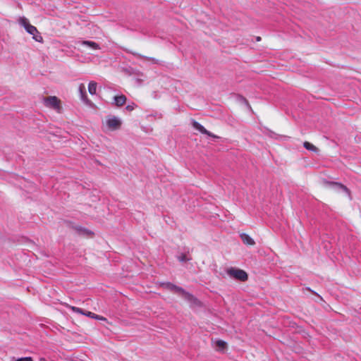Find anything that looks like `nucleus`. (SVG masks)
<instances>
[{
  "label": "nucleus",
  "instance_id": "obj_1",
  "mask_svg": "<svg viewBox=\"0 0 361 361\" xmlns=\"http://www.w3.org/2000/svg\"><path fill=\"white\" fill-rule=\"evenodd\" d=\"M19 23L21 25H23L25 27V29L29 34L33 35V39L35 41L39 42H42L43 41V38L40 35H36L39 33L37 29L35 26L30 24L28 20L26 18H20Z\"/></svg>",
  "mask_w": 361,
  "mask_h": 361
},
{
  "label": "nucleus",
  "instance_id": "obj_2",
  "mask_svg": "<svg viewBox=\"0 0 361 361\" xmlns=\"http://www.w3.org/2000/svg\"><path fill=\"white\" fill-rule=\"evenodd\" d=\"M45 106L53 109L57 112H60L61 109V100L56 96H49L43 99Z\"/></svg>",
  "mask_w": 361,
  "mask_h": 361
},
{
  "label": "nucleus",
  "instance_id": "obj_3",
  "mask_svg": "<svg viewBox=\"0 0 361 361\" xmlns=\"http://www.w3.org/2000/svg\"><path fill=\"white\" fill-rule=\"evenodd\" d=\"M228 275L233 279L245 281L247 279V274L245 271L241 269L235 268H230L227 270Z\"/></svg>",
  "mask_w": 361,
  "mask_h": 361
},
{
  "label": "nucleus",
  "instance_id": "obj_4",
  "mask_svg": "<svg viewBox=\"0 0 361 361\" xmlns=\"http://www.w3.org/2000/svg\"><path fill=\"white\" fill-rule=\"evenodd\" d=\"M106 123L111 130H118L121 126V121L116 116H108L106 119Z\"/></svg>",
  "mask_w": 361,
  "mask_h": 361
},
{
  "label": "nucleus",
  "instance_id": "obj_5",
  "mask_svg": "<svg viewBox=\"0 0 361 361\" xmlns=\"http://www.w3.org/2000/svg\"><path fill=\"white\" fill-rule=\"evenodd\" d=\"M69 308L71 309L75 312L84 314L90 318H93V319H98V320H103V321L106 320V319L104 317H103L102 316H99V315L96 314L91 312H88V311L85 312L79 307H76L74 306H70Z\"/></svg>",
  "mask_w": 361,
  "mask_h": 361
},
{
  "label": "nucleus",
  "instance_id": "obj_6",
  "mask_svg": "<svg viewBox=\"0 0 361 361\" xmlns=\"http://www.w3.org/2000/svg\"><path fill=\"white\" fill-rule=\"evenodd\" d=\"M192 126L194 127V128H195L196 130H197L202 134L207 135L214 138H219L218 136L212 134V133H210L209 131L206 130L203 126H202L200 123H199L198 122H197L195 121H194L192 122Z\"/></svg>",
  "mask_w": 361,
  "mask_h": 361
},
{
  "label": "nucleus",
  "instance_id": "obj_7",
  "mask_svg": "<svg viewBox=\"0 0 361 361\" xmlns=\"http://www.w3.org/2000/svg\"><path fill=\"white\" fill-rule=\"evenodd\" d=\"M178 293L181 294V296L183 299L185 300L194 304V305H198L199 301L191 294L189 293L185 292L183 288L182 290H180Z\"/></svg>",
  "mask_w": 361,
  "mask_h": 361
},
{
  "label": "nucleus",
  "instance_id": "obj_8",
  "mask_svg": "<svg viewBox=\"0 0 361 361\" xmlns=\"http://www.w3.org/2000/svg\"><path fill=\"white\" fill-rule=\"evenodd\" d=\"M127 98L124 94H121L114 97V104L116 106H122L126 102Z\"/></svg>",
  "mask_w": 361,
  "mask_h": 361
},
{
  "label": "nucleus",
  "instance_id": "obj_9",
  "mask_svg": "<svg viewBox=\"0 0 361 361\" xmlns=\"http://www.w3.org/2000/svg\"><path fill=\"white\" fill-rule=\"evenodd\" d=\"M240 238L243 242L247 245H254L255 244V240L246 233H242Z\"/></svg>",
  "mask_w": 361,
  "mask_h": 361
},
{
  "label": "nucleus",
  "instance_id": "obj_10",
  "mask_svg": "<svg viewBox=\"0 0 361 361\" xmlns=\"http://www.w3.org/2000/svg\"><path fill=\"white\" fill-rule=\"evenodd\" d=\"M304 147L311 152H314L316 154L319 155V149L316 146H314L313 144L305 141L303 144Z\"/></svg>",
  "mask_w": 361,
  "mask_h": 361
},
{
  "label": "nucleus",
  "instance_id": "obj_11",
  "mask_svg": "<svg viewBox=\"0 0 361 361\" xmlns=\"http://www.w3.org/2000/svg\"><path fill=\"white\" fill-rule=\"evenodd\" d=\"M78 90L80 92L81 99L84 102H88V98H87V94H86L85 86V85L83 83H80L79 85Z\"/></svg>",
  "mask_w": 361,
  "mask_h": 361
},
{
  "label": "nucleus",
  "instance_id": "obj_12",
  "mask_svg": "<svg viewBox=\"0 0 361 361\" xmlns=\"http://www.w3.org/2000/svg\"><path fill=\"white\" fill-rule=\"evenodd\" d=\"M214 346L219 351H223L226 348V343L221 340H217L214 341Z\"/></svg>",
  "mask_w": 361,
  "mask_h": 361
},
{
  "label": "nucleus",
  "instance_id": "obj_13",
  "mask_svg": "<svg viewBox=\"0 0 361 361\" xmlns=\"http://www.w3.org/2000/svg\"><path fill=\"white\" fill-rule=\"evenodd\" d=\"M325 185L334 187L336 189H342L343 190L345 191L347 193H349L348 189L345 186H344L340 183H333V182L332 183L326 182Z\"/></svg>",
  "mask_w": 361,
  "mask_h": 361
},
{
  "label": "nucleus",
  "instance_id": "obj_14",
  "mask_svg": "<svg viewBox=\"0 0 361 361\" xmlns=\"http://www.w3.org/2000/svg\"><path fill=\"white\" fill-rule=\"evenodd\" d=\"M82 44L88 46L94 50H98L100 49L99 45L97 43L92 41L84 40L82 42Z\"/></svg>",
  "mask_w": 361,
  "mask_h": 361
},
{
  "label": "nucleus",
  "instance_id": "obj_15",
  "mask_svg": "<svg viewBox=\"0 0 361 361\" xmlns=\"http://www.w3.org/2000/svg\"><path fill=\"white\" fill-rule=\"evenodd\" d=\"M163 286H164L167 289L174 290L175 292L177 293H178L180 290H182V288L178 287L171 283H163Z\"/></svg>",
  "mask_w": 361,
  "mask_h": 361
},
{
  "label": "nucleus",
  "instance_id": "obj_16",
  "mask_svg": "<svg viewBox=\"0 0 361 361\" xmlns=\"http://www.w3.org/2000/svg\"><path fill=\"white\" fill-rule=\"evenodd\" d=\"M88 91L90 94H94L97 91V82L94 81H91L88 85Z\"/></svg>",
  "mask_w": 361,
  "mask_h": 361
},
{
  "label": "nucleus",
  "instance_id": "obj_17",
  "mask_svg": "<svg viewBox=\"0 0 361 361\" xmlns=\"http://www.w3.org/2000/svg\"><path fill=\"white\" fill-rule=\"evenodd\" d=\"M178 259L180 262H188L191 259L190 257H189L186 254H180L178 256Z\"/></svg>",
  "mask_w": 361,
  "mask_h": 361
},
{
  "label": "nucleus",
  "instance_id": "obj_18",
  "mask_svg": "<svg viewBox=\"0 0 361 361\" xmlns=\"http://www.w3.org/2000/svg\"><path fill=\"white\" fill-rule=\"evenodd\" d=\"M11 361H33V360L30 357H20V358L12 357Z\"/></svg>",
  "mask_w": 361,
  "mask_h": 361
},
{
  "label": "nucleus",
  "instance_id": "obj_19",
  "mask_svg": "<svg viewBox=\"0 0 361 361\" xmlns=\"http://www.w3.org/2000/svg\"><path fill=\"white\" fill-rule=\"evenodd\" d=\"M135 107L136 104L135 103H132L131 104L126 106V109L129 111H132L135 109Z\"/></svg>",
  "mask_w": 361,
  "mask_h": 361
},
{
  "label": "nucleus",
  "instance_id": "obj_20",
  "mask_svg": "<svg viewBox=\"0 0 361 361\" xmlns=\"http://www.w3.org/2000/svg\"><path fill=\"white\" fill-rule=\"evenodd\" d=\"M260 39H261L260 37H258L257 38V41H259Z\"/></svg>",
  "mask_w": 361,
  "mask_h": 361
}]
</instances>
